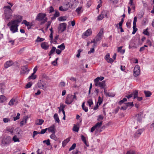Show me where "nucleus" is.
<instances>
[{
  "label": "nucleus",
  "instance_id": "27",
  "mask_svg": "<svg viewBox=\"0 0 154 154\" xmlns=\"http://www.w3.org/2000/svg\"><path fill=\"white\" fill-rule=\"evenodd\" d=\"M133 95L134 96V98H135L137 97L138 96V91L136 90L133 92Z\"/></svg>",
  "mask_w": 154,
  "mask_h": 154
},
{
  "label": "nucleus",
  "instance_id": "6",
  "mask_svg": "<svg viewBox=\"0 0 154 154\" xmlns=\"http://www.w3.org/2000/svg\"><path fill=\"white\" fill-rule=\"evenodd\" d=\"M66 26L67 24L65 23H60L59 25L58 29L61 32H63L66 29Z\"/></svg>",
  "mask_w": 154,
  "mask_h": 154
},
{
  "label": "nucleus",
  "instance_id": "10",
  "mask_svg": "<svg viewBox=\"0 0 154 154\" xmlns=\"http://www.w3.org/2000/svg\"><path fill=\"white\" fill-rule=\"evenodd\" d=\"M70 5L69 3H66L63 6L60 7L59 10L62 11H65L67 10L69 7Z\"/></svg>",
  "mask_w": 154,
  "mask_h": 154
},
{
  "label": "nucleus",
  "instance_id": "17",
  "mask_svg": "<svg viewBox=\"0 0 154 154\" xmlns=\"http://www.w3.org/2000/svg\"><path fill=\"white\" fill-rule=\"evenodd\" d=\"M105 13V11H102L101 14L97 17V20H102L104 17V14Z\"/></svg>",
  "mask_w": 154,
  "mask_h": 154
},
{
  "label": "nucleus",
  "instance_id": "5",
  "mask_svg": "<svg viewBox=\"0 0 154 154\" xmlns=\"http://www.w3.org/2000/svg\"><path fill=\"white\" fill-rule=\"evenodd\" d=\"M46 83V82H45L40 80L38 82L37 85L39 88L44 90L48 87Z\"/></svg>",
  "mask_w": 154,
  "mask_h": 154
},
{
  "label": "nucleus",
  "instance_id": "48",
  "mask_svg": "<svg viewBox=\"0 0 154 154\" xmlns=\"http://www.w3.org/2000/svg\"><path fill=\"white\" fill-rule=\"evenodd\" d=\"M101 39V37L97 35V36H96L95 38L94 39H95V41H96V42L97 43L98 41L100 40Z\"/></svg>",
  "mask_w": 154,
  "mask_h": 154
},
{
  "label": "nucleus",
  "instance_id": "2",
  "mask_svg": "<svg viewBox=\"0 0 154 154\" xmlns=\"http://www.w3.org/2000/svg\"><path fill=\"white\" fill-rule=\"evenodd\" d=\"M46 14L42 13L38 14L36 17V19L38 21H42L41 24L44 23L47 20V18H45Z\"/></svg>",
  "mask_w": 154,
  "mask_h": 154
},
{
  "label": "nucleus",
  "instance_id": "35",
  "mask_svg": "<svg viewBox=\"0 0 154 154\" xmlns=\"http://www.w3.org/2000/svg\"><path fill=\"white\" fill-rule=\"evenodd\" d=\"M133 31L132 32L133 34H134L137 30V28H136V24H133Z\"/></svg>",
  "mask_w": 154,
  "mask_h": 154
},
{
  "label": "nucleus",
  "instance_id": "53",
  "mask_svg": "<svg viewBox=\"0 0 154 154\" xmlns=\"http://www.w3.org/2000/svg\"><path fill=\"white\" fill-rule=\"evenodd\" d=\"M102 102V100H101L100 97L99 96L98 98V102H97V104H98L100 105L101 104Z\"/></svg>",
  "mask_w": 154,
  "mask_h": 154
},
{
  "label": "nucleus",
  "instance_id": "9",
  "mask_svg": "<svg viewBox=\"0 0 154 154\" xmlns=\"http://www.w3.org/2000/svg\"><path fill=\"white\" fill-rule=\"evenodd\" d=\"M95 83V85L96 86H99L101 89L104 88H105V87H106L105 82L104 81H103L101 82H96Z\"/></svg>",
  "mask_w": 154,
  "mask_h": 154
},
{
  "label": "nucleus",
  "instance_id": "40",
  "mask_svg": "<svg viewBox=\"0 0 154 154\" xmlns=\"http://www.w3.org/2000/svg\"><path fill=\"white\" fill-rule=\"evenodd\" d=\"M43 143H45L47 146H49L50 145V140L49 139H48L46 140H44L43 141Z\"/></svg>",
  "mask_w": 154,
  "mask_h": 154
},
{
  "label": "nucleus",
  "instance_id": "26",
  "mask_svg": "<svg viewBox=\"0 0 154 154\" xmlns=\"http://www.w3.org/2000/svg\"><path fill=\"white\" fill-rule=\"evenodd\" d=\"M103 121H101L100 122H98L94 125L95 127L97 128H100L102 124Z\"/></svg>",
  "mask_w": 154,
  "mask_h": 154
},
{
  "label": "nucleus",
  "instance_id": "30",
  "mask_svg": "<svg viewBox=\"0 0 154 154\" xmlns=\"http://www.w3.org/2000/svg\"><path fill=\"white\" fill-rule=\"evenodd\" d=\"M65 47L64 43L62 44L61 45H59L57 48L60 49L61 50H63L65 48Z\"/></svg>",
  "mask_w": 154,
  "mask_h": 154
},
{
  "label": "nucleus",
  "instance_id": "8",
  "mask_svg": "<svg viewBox=\"0 0 154 154\" xmlns=\"http://www.w3.org/2000/svg\"><path fill=\"white\" fill-rule=\"evenodd\" d=\"M134 75L136 77L140 73V67L138 65H136L134 69Z\"/></svg>",
  "mask_w": 154,
  "mask_h": 154
},
{
  "label": "nucleus",
  "instance_id": "56",
  "mask_svg": "<svg viewBox=\"0 0 154 154\" xmlns=\"http://www.w3.org/2000/svg\"><path fill=\"white\" fill-rule=\"evenodd\" d=\"M38 134H39V133L37 131H34L33 132V136H32L33 137V138H34L35 137V136H36Z\"/></svg>",
  "mask_w": 154,
  "mask_h": 154
},
{
  "label": "nucleus",
  "instance_id": "59",
  "mask_svg": "<svg viewBox=\"0 0 154 154\" xmlns=\"http://www.w3.org/2000/svg\"><path fill=\"white\" fill-rule=\"evenodd\" d=\"M143 33L144 34L146 35H147L149 36V33L147 30V29H146V30H145L144 31Z\"/></svg>",
  "mask_w": 154,
  "mask_h": 154
},
{
  "label": "nucleus",
  "instance_id": "46",
  "mask_svg": "<svg viewBox=\"0 0 154 154\" xmlns=\"http://www.w3.org/2000/svg\"><path fill=\"white\" fill-rule=\"evenodd\" d=\"M76 144L75 143H73L71 147L69 149V151H70L73 149H74L76 147Z\"/></svg>",
  "mask_w": 154,
  "mask_h": 154
},
{
  "label": "nucleus",
  "instance_id": "38",
  "mask_svg": "<svg viewBox=\"0 0 154 154\" xmlns=\"http://www.w3.org/2000/svg\"><path fill=\"white\" fill-rule=\"evenodd\" d=\"M59 21H63L66 20V17L65 16L60 17L58 18Z\"/></svg>",
  "mask_w": 154,
  "mask_h": 154
},
{
  "label": "nucleus",
  "instance_id": "52",
  "mask_svg": "<svg viewBox=\"0 0 154 154\" xmlns=\"http://www.w3.org/2000/svg\"><path fill=\"white\" fill-rule=\"evenodd\" d=\"M20 114L19 113H18L17 114V116L15 117H14V121H16V120L19 119L20 118Z\"/></svg>",
  "mask_w": 154,
  "mask_h": 154
},
{
  "label": "nucleus",
  "instance_id": "39",
  "mask_svg": "<svg viewBox=\"0 0 154 154\" xmlns=\"http://www.w3.org/2000/svg\"><path fill=\"white\" fill-rule=\"evenodd\" d=\"M44 38H40L38 36L36 40V42H40L44 41Z\"/></svg>",
  "mask_w": 154,
  "mask_h": 154
},
{
  "label": "nucleus",
  "instance_id": "34",
  "mask_svg": "<svg viewBox=\"0 0 154 154\" xmlns=\"http://www.w3.org/2000/svg\"><path fill=\"white\" fill-rule=\"evenodd\" d=\"M15 101V99L14 98L11 99L8 103V105L10 106H12L14 105Z\"/></svg>",
  "mask_w": 154,
  "mask_h": 154
},
{
  "label": "nucleus",
  "instance_id": "61",
  "mask_svg": "<svg viewBox=\"0 0 154 154\" xmlns=\"http://www.w3.org/2000/svg\"><path fill=\"white\" fill-rule=\"evenodd\" d=\"M10 120V119L8 118H5L3 119V121L5 123L8 122Z\"/></svg>",
  "mask_w": 154,
  "mask_h": 154
},
{
  "label": "nucleus",
  "instance_id": "28",
  "mask_svg": "<svg viewBox=\"0 0 154 154\" xmlns=\"http://www.w3.org/2000/svg\"><path fill=\"white\" fill-rule=\"evenodd\" d=\"M54 117L56 122L58 123L59 122L60 120L59 119L58 115L57 113H55L54 114Z\"/></svg>",
  "mask_w": 154,
  "mask_h": 154
},
{
  "label": "nucleus",
  "instance_id": "51",
  "mask_svg": "<svg viewBox=\"0 0 154 154\" xmlns=\"http://www.w3.org/2000/svg\"><path fill=\"white\" fill-rule=\"evenodd\" d=\"M32 85V83L31 82H30L27 83L26 86V88H29L31 87Z\"/></svg>",
  "mask_w": 154,
  "mask_h": 154
},
{
  "label": "nucleus",
  "instance_id": "23",
  "mask_svg": "<svg viewBox=\"0 0 154 154\" xmlns=\"http://www.w3.org/2000/svg\"><path fill=\"white\" fill-rule=\"evenodd\" d=\"M55 133H53L50 135V138L51 139L54 140H57L58 139L57 137L55 134Z\"/></svg>",
  "mask_w": 154,
  "mask_h": 154
},
{
  "label": "nucleus",
  "instance_id": "7",
  "mask_svg": "<svg viewBox=\"0 0 154 154\" xmlns=\"http://www.w3.org/2000/svg\"><path fill=\"white\" fill-rule=\"evenodd\" d=\"M74 101L73 98H72V95H69L66 98L65 101L66 103L67 104H70Z\"/></svg>",
  "mask_w": 154,
  "mask_h": 154
},
{
  "label": "nucleus",
  "instance_id": "14",
  "mask_svg": "<svg viewBox=\"0 0 154 154\" xmlns=\"http://www.w3.org/2000/svg\"><path fill=\"white\" fill-rule=\"evenodd\" d=\"M42 48L44 50H47L49 47V45L47 42H43L41 43V45Z\"/></svg>",
  "mask_w": 154,
  "mask_h": 154
},
{
  "label": "nucleus",
  "instance_id": "60",
  "mask_svg": "<svg viewBox=\"0 0 154 154\" xmlns=\"http://www.w3.org/2000/svg\"><path fill=\"white\" fill-rule=\"evenodd\" d=\"M60 15V13L58 11H56L55 13L54 14V16L56 17H58Z\"/></svg>",
  "mask_w": 154,
  "mask_h": 154
},
{
  "label": "nucleus",
  "instance_id": "13",
  "mask_svg": "<svg viewBox=\"0 0 154 154\" xmlns=\"http://www.w3.org/2000/svg\"><path fill=\"white\" fill-rule=\"evenodd\" d=\"M22 23L24 24L26 26H27L28 29H30L32 26V23H30L29 22H27L26 20H24L23 21Z\"/></svg>",
  "mask_w": 154,
  "mask_h": 154
},
{
  "label": "nucleus",
  "instance_id": "31",
  "mask_svg": "<svg viewBox=\"0 0 154 154\" xmlns=\"http://www.w3.org/2000/svg\"><path fill=\"white\" fill-rule=\"evenodd\" d=\"M6 100L5 97L3 95L0 96V103H3Z\"/></svg>",
  "mask_w": 154,
  "mask_h": 154
},
{
  "label": "nucleus",
  "instance_id": "57",
  "mask_svg": "<svg viewBox=\"0 0 154 154\" xmlns=\"http://www.w3.org/2000/svg\"><path fill=\"white\" fill-rule=\"evenodd\" d=\"M146 43L149 45L150 47L152 46V43L149 40L147 39L146 42Z\"/></svg>",
  "mask_w": 154,
  "mask_h": 154
},
{
  "label": "nucleus",
  "instance_id": "29",
  "mask_svg": "<svg viewBox=\"0 0 154 154\" xmlns=\"http://www.w3.org/2000/svg\"><path fill=\"white\" fill-rule=\"evenodd\" d=\"M144 92L146 97H149L152 94V93L149 91H144Z\"/></svg>",
  "mask_w": 154,
  "mask_h": 154
},
{
  "label": "nucleus",
  "instance_id": "33",
  "mask_svg": "<svg viewBox=\"0 0 154 154\" xmlns=\"http://www.w3.org/2000/svg\"><path fill=\"white\" fill-rule=\"evenodd\" d=\"M70 138H68L65 140L62 143V145L63 146H64L69 141Z\"/></svg>",
  "mask_w": 154,
  "mask_h": 154
},
{
  "label": "nucleus",
  "instance_id": "24",
  "mask_svg": "<svg viewBox=\"0 0 154 154\" xmlns=\"http://www.w3.org/2000/svg\"><path fill=\"white\" fill-rule=\"evenodd\" d=\"M36 78V75L34 73H32L31 75L29 76L28 79H35Z\"/></svg>",
  "mask_w": 154,
  "mask_h": 154
},
{
  "label": "nucleus",
  "instance_id": "50",
  "mask_svg": "<svg viewBox=\"0 0 154 154\" xmlns=\"http://www.w3.org/2000/svg\"><path fill=\"white\" fill-rule=\"evenodd\" d=\"M103 29H101L99 33L97 35L98 36H100V37H101L102 35L103 34Z\"/></svg>",
  "mask_w": 154,
  "mask_h": 154
},
{
  "label": "nucleus",
  "instance_id": "4",
  "mask_svg": "<svg viewBox=\"0 0 154 154\" xmlns=\"http://www.w3.org/2000/svg\"><path fill=\"white\" fill-rule=\"evenodd\" d=\"M21 69V70L20 71V73L21 75H24L25 74H27L29 71V69H28L27 65L22 66Z\"/></svg>",
  "mask_w": 154,
  "mask_h": 154
},
{
  "label": "nucleus",
  "instance_id": "63",
  "mask_svg": "<svg viewBox=\"0 0 154 154\" xmlns=\"http://www.w3.org/2000/svg\"><path fill=\"white\" fill-rule=\"evenodd\" d=\"M126 154H135L134 151L132 150H130L127 152Z\"/></svg>",
  "mask_w": 154,
  "mask_h": 154
},
{
  "label": "nucleus",
  "instance_id": "62",
  "mask_svg": "<svg viewBox=\"0 0 154 154\" xmlns=\"http://www.w3.org/2000/svg\"><path fill=\"white\" fill-rule=\"evenodd\" d=\"M65 105H63L62 103L60 104V107L61 109V110L63 109L64 110V108L65 107Z\"/></svg>",
  "mask_w": 154,
  "mask_h": 154
},
{
  "label": "nucleus",
  "instance_id": "42",
  "mask_svg": "<svg viewBox=\"0 0 154 154\" xmlns=\"http://www.w3.org/2000/svg\"><path fill=\"white\" fill-rule=\"evenodd\" d=\"M103 119V116L102 115H100L98 117L97 119V121H102V120Z\"/></svg>",
  "mask_w": 154,
  "mask_h": 154
},
{
  "label": "nucleus",
  "instance_id": "32",
  "mask_svg": "<svg viewBox=\"0 0 154 154\" xmlns=\"http://www.w3.org/2000/svg\"><path fill=\"white\" fill-rule=\"evenodd\" d=\"M56 49V48L55 47H52V49L51 50L50 52L48 54L50 56L53 54V53L55 52Z\"/></svg>",
  "mask_w": 154,
  "mask_h": 154
},
{
  "label": "nucleus",
  "instance_id": "25",
  "mask_svg": "<svg viewBox=\"0 0 154 154\" xmlns=\"http://www.w3.org/2000/svg\"><path fill=\"white\" fill-rule=\"evenodd\" d=\"M5 14V18L7 19H9L12 18V15L11 14V13H8L7 14Z\"/></svg>",
  "mask_w": 154,
  "mask_h": 154
},
{
  "label": "nucleus",
  "instance_id": "15",
  "mask_svg": "<svg viewBox=\"0 0 154 154\" xmlns=\"http://www.w3.org/2000/svg\"><path fill=\"white\" fill-rule=\"evenodd\" d=\"M144 130L143 129H139L135 133L134 135V136L135 137H139L140 136V135L143 132Z\"/></svg>",
  "mask_w": 154,
  "mask_h": 154
},
{
  "label": "nucleus",
  "instance_id": "36",
  "mask_svg": "<svg viewBox=\"0 0 154 154\" xmlns=\"http://www.w3.org/2000/svg\"><path fill=\"white\" fill-rule=\"evenodd\" d=\"M72 130L74 131H75L78 132L79 130V128L76 125H74L73 127Z\"/></svg>",
  "mask_w": 154,
  "mask_h": 154
},
{
  "label": "nucleus",
  "instance_id": "3",
  "mask_svg": "<svg viewBox=\"0 0 154 154\" xmlns=\"http://www.w3.org/2000/svg\"><path fill=\"white\" fill-rule=\"evenodd\" d=\"M11 141V138L10 136H5L2 140V143L3 146H6L9 145Z\"/></svg>",
  "mask_w": 154,
  "mask_h": 154
},
{
  "label": "nucleus",
  "instance_id": "11",
  "mask_svg": "<svg viewBox=\"0 0 154 154\" xmlns=\"http://www.w3.org/2000/svg\"><path fill=\"white\" fill-rule=\"evenodd\" d=\"M14 64V63L11 60H9L6 62L4 64V67L5 69H7L11 66Z\"/></svg>",
  "mask_w": 154,
  "mask_h": 154
},
{
  "label": "nucleus",
  "instance_id": "16",
  "mask_svg": "<svg viewBox=\"0 0 154 154\" xmlns=\"http://www.w3.org/2000/svg\"><path fill=\"white\" fill-rule=\"evenodd\" d=\"M69 3L70 6L75 7L79 3L77 0H71L70 3Z\"/></svg>",
  "mask_w": 154,
  "mask_h": 154
},
{
  "label": "nucleus",
  "instance_id": "54",
  "mask_svg": "<svg viewBox=\"0 0 154 154\" xmlns=\"http://www.w3.org/2000/svg\"><path fill=\"white\" fill-rule=\"evenodd\" d=\"M47 130V128H46L45 129H43L41 130L40 132L39 133V134H43L45 133L46 131Z\"/></svg>",
  "mask_w": 154,
  "mask_h": 154
},
{
  "label": "nucleus",
  "instance_id": "55",
  "mask_svg": "<svg viewBox=\"0 0 154 154\" xmlns=\"http://www.w3.org/2000/svg\"><path fill=\"white\" fill-rule=\"evenodd\" d=\"M105 59L106 60H107L110 58V55L109 54V53H108L106 54V55L105 56Z\"/></svg>",
  "mask_w": 154,
  "mask_h": 154
},
{
  "label": "nucleus",
  "instance_id": "19",
  "mask_svg": "<svg viewBox=\"0 0 154 154\" xmlns=\"http://www.w3.org/2000/svg\"><path fill=\"white\" fill-rule=\"evenodd\" d=\"M92 33L91 29H88L83 34L85 36H88L90 35Z\"/></svg>",
  "mask_w": 154,
  "mask_h": 154
},
{
  "label": "nucleus",
  "instance_id": "12",
  "mask_svg": "<svg viewBox=\"0 0 154 154\" xmlns=\"http://www.w3.org/2000/svg\"><path fill=\"white\" fill-rule=\"evenodd\" d=\"M4 8L5 9V14H7L9 13H11V7L10 6H5L4 7Z\"/></svg>",
  "mask_w": 154,
  "mask_h": 154
},
{
  "label": "nucleus",
  "instance_id": "44",
  "mask_svg": "<svg viewBox=\"0 0 154 154\" xmlns=\"http://www.w3.org/2000/svg\"><path fill=\"white\" fill-rule=\"evenodd\" d=\"M110 2L112 3L114 5H116L118 2L119 0H109Z\"/></svg>",
  "mask_w": 154,
  "mask_h": 154
},
{
  "label": "nucleus",
  "instance_id": "21",
  "mask_svg": "<svg viewBox=\"0 0 154 154\" xmlns=\"http://www.w3.org/2000/svg\"><path fill=\"white\" fill-rule=\"evenodd\" d=\"M104 79V77L100 76V77H97L94 80V82H95V83H96V82H99V81H101L103 80Z\"/></svg>",
  "mask_w": 154,
  "mask_h": 154
},
{
  "label": "nucleus",
  "instance_id": "43",
  "mask_svg": "<svg viewBox=\"0 0 154 154\" xmlns=\"http://www.w3.org/2000/svg\"><path fill=\"white\" fill-rule=\"evenodd\" d=\"M14 129V128L13 127L8 128H7V130L12 134L13 133Z\"/></svg>",
  "mask_w": 154,
  "mask_h": 154
},
{
  "label": "nucleus",
  "instance_id": "58",
  "mask_svg": "<svg viewBox=\"0 0 154 154\" xmlns=\"http://www.w3.org/2000/svg\"><path fill=\"white\" fill-rule=\"evenodd\" d=\"M127 106H134V104H133V102H128L126 103Z\"/></svg>",
  "mask_w": 154,
  "mask_h": 154
},
{
  "label": "nucleus",
  "instance_id": "41",
  "mask_svg": "<svg viewBox=\"0 0 154 154\" xmlns=\"http://www.w3.org/2000/svg\"><path fill=\"white\" fill-rule=\"evenodd\" d=\"M88 103V104L89 106L91 107V105L93 104V101L92 99H89L87 101Z\"/></svg>",
  "mask_w": 154,
  "mask_h": 154
},
{
  "label": "nucleus",
  "instance_id": "18",
  "mask_svg": "<svg viewBox=\"0 0 154 154\" xmlns=\"http://www.w3.org/2000/svg\"><path fill=\"white\" fill-rule=\"evenodd\" d=\"M48 131L50 132H51L52 133H55V126L54 125H53L47 128Z\"/></svg>",
  "mask_w": 154,
  "mask_h": 154
},
{
  "label": "nucleus",
  "instance_id": "47",
  "mask_svg": "<svg viewBox=\"0 0 154 154\" xmlns=\"http://www.w3.org/2000/svg\"><path fill=\"white\" fill-rule=\"evenodd\" d=\"M127 99L126 98H124L122 100H120L119 103L120 105H121L124 102L126 101Z\"/></svg>",
  "mask_w": 154,
  "mask_h": 154
},
{
  "label": "nucleus",
  "instance_id": "64",
  "mask_svg": "<svg viewBox=\"0 0 154 154\" xmlns=\"http://www.w3.org/2000/svg\"><path fill=\"white\" fill-rule=\"evenodd\" d=\"M94 51V48H92L88 52V54H91V53H93Z\"/></svg>",
  "mask_w": 154,
  "mask_h": 154
},
{
  "label": "nucleus",
  "instance_id": "37",
  "mask_svg": "<svg viewBox=\"0 0 154 154\" xmlns=\"http://www.w3.org/2000/svg\"><path fill=\"white\" fill-rule=\"evenodd\" d=\"M14 142H19L20 140L16 135L14 136L12 138Z\"/></svg>",
  "mask_w": 154,
  "mask_h": 154
},
{
  "label": "nucleus",
  "instance_id": "20",
  "mask_svg": "<svg viewBox=\"0 0 154 154\" xmlns=\"http://www.w3.org/2000/svg\"><path fill=\"white\" fill-rule=\"evenodd\" d=\"M44 122V120L42 119H38L35 121V124L37 125H41Z\"/></svg>",
  "mask_w": 154,
  "mask_h": 154
},
{
  "label": "nucleus",
  "instance_id": "45",
  "mask_svg": "<svg viewBox=\"0 0 154 154\" xmlns=\"http://www.w3.org/2000/svg\"><path fill=\"white\" fill-rule=\"evenodd\" d=\"M8 42L9 43H11V45H14V43L15 42L14 40H11L10 38L9 37L8 38Z\"/></svg>",
  "mask_w": 154,
  "mask_h": 154
},
{
  "label": "nucleus",
  "instance_id": "1",
  "mask_svg": "<svg viewBox=\"0 0 154 154\" xmlns=\"http://www.w3.org/2000/svg\"><path fill=\"white\" fill-rule=\"evenodd\" d=\"M18 19L12 20L7 24V26L9 27V29L12 33H15L18 31V27L19 23L22 21V17L21 16H18Z\"/></svg>",
  "mask_w": 154,
  "mask_h": 154
},
{
  "label": "nucleus",
  "instance_id": "22",
  "mask_svg": "<svg viewBox=\"0 0 154 154\" xmlns=\"http://www.w3.org/2000/svg\"><path fill=\"white\" fill-rule=\"evenodd\" d=\"M75 11L78 14H80L83 11V9L82 7H78L75 10Z\"/></svg>",
  "mask_w": 154,
  "mask_h": 154
},
{
  "label": "nucleus",
  "instance_id": "49",
  "mask_svg": "<svg viewBox=\"0 0 154 154\" xmlns=\"http://www.w3.org/2000/svg\"><path fill=\"white\" fill-rule=\"evenodd\" d=\"M136 119H137V121L140 122L141 120V118L140 117V116L139 115H136Z\"/></svg>",
  "mask_w": 154,
  "mask_h": 154
}]
</instances>
